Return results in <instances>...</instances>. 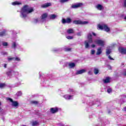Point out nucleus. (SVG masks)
I'll return each instance as SVG.
<instances>
[{"instance_id": "7c9ffc66", "label": "nucleus", "mask_w": 126, "mask_h": 126, "mask_svg": "<svg viewBox=\"0 0 126 126\" xmlns=\"http://www.w3.org/2000/svg\"><path fill=\"white\" fill-rule=\"evenodd\" d=\"M94 74H98V73H99V70H98L97 68H95L94 70Z\"/></svg>"}, {"instance_id": "a878e982", "label": "nucleus", "mask_w": 126, "mask_h": 126, "mask_svg": "<svg viewBox=\"0 0 126 126\" xmlns=\"http://www.w3.org/2000/svg\"><path fill=\"white\" fill-rule=\"evenodd\" d=\"M39 126V122L34 121L32 122V126Z\"/></svg>"}, {"instance_id": "f704fd0d", "label": "nucleus", "mask_w": 126, "mask_h": 126, "mask_svg": "<svg viewBox=\"0 0 126 126\" xmlns=\"http://www.w3.org/2000/svg\"><path fill=\"white\" fill-rule=\"evenodd\" d=\"M69 0H60V2L63 3L66 2V1H68Z\"/></svg>"}, {"instance_id": "dca6fc26", "label": "nucleus", "mask_w": 126, "mask_h": 126, "mask_svg": "<svg viewBox=\"0 0 126 126\" xmlns=\"http://www.w3.org/2000/svg\"><path fill=\"white\" fill-rule=\"evenodd\" d=\"M95 7L97 8V9H98V10H102V9L103 8V6L100 4L96 5Z\"/></svg>"}, {"instance_id": "37998d69", "label": "nucleus", "mask_w": 126, "mask_h": 126, "mask_svg": "<svg viewBox=\"0 0 126 126\" xmlns=\"http://www.w3.org/2000/svg\"><path fill=\"white\" fill-rule=\"evenodd\" d=\"M2 55H7V53L6 52H2Z\"/></svg>"}, {"instance_id": "aec40b11", "label": "nucleus", "mask_w": 126, "mask_h": 126, "mask_svg": "<svg viewBox=\"0 0 126 126\" xmlns=\"http://www.w3.org/2000/svg\"><path fill=\"white\" fill-rule=\"evenodd\" d=\"M12 5H19L20 4H21V2L19 1H14L12 3Z\"/></svg>"}, {"instance_id": "20e7f679", "label": "nucleus", "mask_w": 126, "mask_h": 126, "mask_svg": "<svg viewBox=\"0 0 126 126\" xmlns=\"http://www.w3.org/2000/svg\"><path fill=\"white\" fill-rule=\"evenodd\" d=\"M7 100L11 102L12 107L14 109H17L19 107V103L18 101H14L10 98H7Z\"/></svg>"}, {"instance_id": "0eeeda50", "label": "nucleus", "mask_w": 126, "mask_h": 126, "mask_svg": "<svg viewBox=\"0 0 126 126\" xmlns=\"http://www.w3.org/2000/svg\"><path fill=\"white\" fill-rule=\"evenodd\" d=\"M7 75L9 76V77H12V76H15V75H18V72H15L13 70L9 71L7 72Z\"/></svg>"}, {"instance_id": "de8ad7c7", "label": "nucleus", "mask_w": 126, "mask_h": 126, "mask_svg": "<svg viewBox=\"0 0 126 126\" xmlns=\"http://www.w3.org/2000/svg\"><path fill=\"white\" fill-rule=\"evenodd\" d=\"M95 45L94 44H93V45H92V48H95Z\"/></svg>"}, {"instance_id": "4468645a", "label": "nucleus", "mask_w": 126, "mask_h": 126, "mask_svg": "<svg viewBox=\"0 0 126 126\" xmlns=\"http://www.w3.org/2000/svg\"><path fill=\"white\" fill-rule=\"evenodd\" d=\"M63 97L66 99V100H70V99H72V95H69L68 94H66L63 95Z\"/></svg>"}, {"instance_id": "79ce46f5", "label": "nucleus", "mask_w": 126, "mask_h": 126, "mask_svg": "<svg viewBox=\"0 0 126 126\" xmlns=\"http://www.w3.org/2000/svg\"><path fill=\"white\" fill-rule=\"evenodd\" d=\"M123 111H124V112H126V107H124L123 109Z\"/></svg>"}, {"instance_id": "4d7b16f0", "label": "nucleus", "mask_w": 126, "mask_h": 126, "mask_svg": "<svg viewBox=\"0 0 126 126\" xmlns=\"http://www.w3.org/2000/svg\"><path fill=\"white\" fill-rule=\"evenodd\" d=\"M126 97V96H125Z\"/></svg>"}, {"instance_id": "9d476101", "label": "nucleus", "mask_w": 126, "mask_h": 126, "mask_svg": "<svg viewBox=\"0 0 126 126\" xmlns=\"http://www.w3.org/2000/svg\"><path fill=\"white\" fill-rule=\"evenodd\" d=\"M83 4L82 3H78L75 4H73L71 6V8H78V7H80V6H82Z\"/></svg>"}, {"instance_id": "9b49d317", "label": "nucleus", "mask_w": 126, "mask_h": 126, "mask_svg": "<svg viewBox=\"0 0 126 126\" xmlns=\"http://www.w3.org/2000/svg\"><path fill=\"white\" fill-rule=\"evenodd\" d=\"M119 52L120 53H121V54H122L123 55H126V48H124L123 47H120L119 49Z\"/></svg>"}, {"instance_id": "39448f33", "label": "nucleus", "mask_w": 126, "mask_h": 126, "mask_svg": "<svg viewBox=\"0 0 126 126\" xmlns=\"http://www.w3.org/2000/svg\"><path fill=\"white\" fill-rule=\"evenodd\" d=\"M97 27L100 30H103V29L106 32H109V31H110V28L106 25H98Z\"/></svg>"}, {"instance_id": "c756f323", "label": "nucleus", "mask_w": 126, "mask_h": 126, "mask_svg": "<svg viewBox=\"0 0 126 126\" xmlns=\"http://www.w3.org/2000/svg\"><path fill=\"white\" fill-rule=\"evenodd\" d=\"M5 87V84L0 83V88H4Z\"/></svg>"}, {"instance_id": "5fc2aeb1", "label": "nucleus", "mask_w": 126, "mask_h": 126, "mask_svg": "<svg viewBox=\"0 0 126 126\" xmlns=\"http://www.w3.org/2000/svg\"><path fill=\"white\" fill-rule=\"evenodd\" d=\"M71 92H72V90H71Z\"/></svg>"}, {"instance_id": "c9c22d12", "label": "nucleus", "mask_w": 126, "mask_h": 126, "mask_svg": "<svg viewBox=\"0 0 126 126\" xmlns=\"http://www.w3.org/2000/svg\"><path fill=\"white\" fill-rule=\"evenodd\" d=\"M91 54L92 55H94V54H95V50L92 49V50L91 51Z\"/></svg>"}, {"instance_id": "e433bc0d", "label": "nucleus", "mask_w": 126, "mask_h": 126, "mask_svg": "<svg viewBox=\"0 0 126 126\" xmlns=\"http://www.w3.org/2000/svg\"><path fill=\"white\" fill-rule=\"evenodd\" d=\"M71 50V48H65V51L66 52H69V51Z\"/></svg>"}, {"instance_id": "1a4fd4ad", "label": "nucleus", "mask_w": 126, "mask_h": 126, "mask_svg": "<svg viewBox=\"0 0 126 126\" xmlns=\"http://www.w3.org/2000/svg\"><path fill=\"white\" fill-rule=\"evenodd\" d=\"M71 22V19L69 18H67V19H62V23L63 24H65V23L69 24Z\"/></svg>"}, {"instance_id": "2f4dec72", "label": "nucleus", "mask_w": 126, "mask_h": 126, "mask_svg": "<svg viewBox=\"0 0 126 126\" xmlns=\"http://www.w3.org/2000/svg\"><path fill=\"white\" fill-rule=\"evenodd\" d=\"M16 95L18 96H22V93H21V92H18Z\"/></svg>"}, {"instance_id": "4be33fe9", "label": "nucleus", "mask_w": 126, "mask_h": 126, "mask_svg": "<svg viewBox=\"0 0 126 126\" xmlns=\"http://www.w3.org/2000/svg\"><path fill=\"white\" fill-rule=\"evenodd\" d=\"M49 17L50 19H55L56 18H57V16L55 14H51L50 15Z\"/></svg>"}, {"instance_id": "412c9836", "label": "nucleus", "mask_w": 126, "mask_h": 126, "mask_svg": "<svg viewBox=\"0 0 126 126\" xmlns=\"http://www.w3.org/2000/svg\"><path fill=\"white\" fill-rule=\"evenodd\" d=\"M6 34H7L6 31H4L0 32V37H2L3 36H5V35H6Z\"/></svg>"}, {"instance_id": "423d86ee", "label": "nucleus", "mask_w": 126, "mask_h": 126, "mask_svg": "<svg viewBox=\"0 0 126 126\" xmlns=\"http://www.w3.org/2000/svg\"><path fill=\"white\" fill-rule=\"evenodd\" d=\"M74 24H77V25H85V24H88V22L87 21H81L80 20H75L73 22Z\"/></svg>"}, {"instance_id": "8fccbe9b", "label": "nucleus", "mask_w": 126, "mask_h": 126, "mask_svg": "<svg viewBox=\"0 0 126 126\" xmlns=\"http://www.w3.org/2000/svg\"><path fill=\"white\" fill-rule=\"evenodd\" d=\"M4 67H5V68H6V64H4Z\"/></svg>"}, {"instance_id": "f8f14e48", "label": "nucleus", "mask_w": 126, "mask_h": 126, "mask_svg": "<svg viewBox=\"0 0 126 126\" xmlns=\"http://www.w3.org/2000/svg\"><path fill=\"white\" fill-rule=\"evenodd\" d=\"M51 5H52V4L51 3H46L42 5L41 7H43V8H46L47 7H49V6H51Z\"/></svg>"}, {"instance_id": "6e6552de", "label": "nucleus", "mask_w": 126, "mask_h": 126, "mask_svg": "<svg viewBox=\"0 0 126 126\" xmlns=\"http://www.w3.org/2000/svg\"><path fill=\"white\" fill-rule=\"evenodd\" d=\"M94 43L100 46H104L105 45V41L100 39H96L94 40Z\"/></svg>"}, {"instance_id": "a19ab883", "label": "nucleus", "mask_w": 126, "mask_h": 126, "mask_svg": "<svg viewBox=\"0 0 126 126\" xmlns=\"http://www.w3.org/2000/svg\"><path fill=\"white\" fill-rule=\"evenodd\" d=\"M77 35L78 36H81V32H78V33H77Z\"/></svg>"}, {"instance_id": "6ab92c4d", "label": "nucleus", "mask_w": 126, "mask_h": 126, "mask_svg": "<svg viewBox=\"0 0 126 126\" xmlns=\"http://www.w3.org/2000/svg\"><path fill=\"white\" fill-rule=\"evenodd\" d=\"M102 54V48L100 47L97 49L96 55L99 56V55H101Z\"/></svg>"}, {"instance_id": "09e8293b", "label": "nucleus", "mask_w": 126, "mask_h": 126, "mask_svg": "<svg viewBox=\"0 0 126 126\" xmlns=\"http://www.w3.org/2000/svg\"><path fill=\"white\" fill-rule=\"evenodd\" d=\"M60 50V49H56V50H54V52H57L58 51Z\"/></svg>"}, {"instance_id": "bb28decb", "label": "nucleus", "mask_w": 126, "mask_h": 126, "mask_svg": "<svg viewBox=\"0 0 126 126\" xmlns=\"http://www.w3.org/2000/svg\"><path fill=\"white\" fill-rule=\"evenodd\" d=\"M32 104H33V105H35L36 106V105L39 104V101L33 100L32 101Z\"/></svg>"}, {"instance_id": "ea45409f", "label": "nucleus", "mask_w": 126, "mask_h": 126, "mask_svg": "<svg viewBox=\"0 0 126 126\" xmlns=\"http://www.w3.org/2000/svg\"><path fill=\"white\" fill-rule=\"evenodd\" d=\"M108 59L111 61H114V58H112V57H111V56L110 55L108 56Z\"/></svg>"}, {"instance_id": "3c124183", "label": "nucleus", "mask_w": 126, "mask_h": 126, "mask_svg": "<svg viewBox=\"0 0 126 126\" xmlns=\"http://www.w3.org/2000/svg\"><path fill=\"white\" fill-rule=\"evenodd\" d=\"M91 74V71H90L89 72V74Z\"/></svg>"}, {"instance_id": "5701e85b", "label": "nucleus", "mask_w": 126, "mask_h": 126, "mask_svg": "<svg viewBox=\"0 0 126 126\" xmlns=\"http://www.w3.org/2000/svg\"><path fill=\"white\" fill-rule=\"evenodd\" d=\"M69 66L70 68H72L75 66V63H69Z\"/></svg>"}, {"instance_id": "c03bdc74", "label": "nucleus", "mask_w": 126, "mask_h": 126, "mask_svg": "<svg viewBox=\"0 0 126 126\" xmlns=\"http://www.w3.org/2000/svg\"><path fill=\"white\" fill-rule=\"evenodd\" d=\"M108 69H112V67H111V66L108 65Z\"/></svg>"}, {"instance_id": "473e14b6", "label": "nucleus", "mask_w": 126, "mask_h": 126, "mask_svg": "<svg viewBox=\"0 0 126 126\" xmlns=\"http://www.w3.org/2000/svg\"><path fill=\"white\" fill-rule=\"evenodd\" d=\"M8 61L9 62H10V61H14V58L9 57L8 58Z\"/></svg>"}, {"instance_id": "72a5a7b5", "label": "nucleus", "mask_w": 126, "mask_h": 126, "mask_svg": "<svg viewBox=\"0 0 126 126\" xmlns=\"http://www.w3.org/2000/svg\"><path fill=\"white\" fill-rule=\"evenodd\" d=\"M66 38L68 39V40H72V39H73V37L68 36H66Z\"/></svg>"}, {"instance_id": "c85d7f7f", "label": "nucleus", "mask_w": 126, "mask_h": 126, "mask_svg": "<svg viewBox=\"0 0 126 126\" xmlns=\"http://www.w3.org/2000/svg\"><path fill=\"white\" fill-rule=\"evenodd\" d=\"M8 45V44L7 43V42H5V41H3L2 42V45L4 46V47H6Z\"/></svg>"}, {"instance_id": "864d4df0", "label": "nucleus", "mask_w": 126, "mask_h": 126, "mask_svg": "<svg viewBox=\"0 0 126 126\" xmlns=\"http://www.w3.org/2000/svg\"><path fill=\"white\" fill-rule=\"evenodd\" d=\"M0 105H1V103L0 102Z\"/></svg>"}, {"instance_id": "2eb2a0df", "label": "nucleus", "mask_w": 126, "mask_h": 126, "mask_svg": "<svg viewBox=\"0 0 126 126\" xmlns=\"http://www.w3.org/2000/svg\"><path fill=\"white\" fill-rule=\"evenodd\" d=\"M58 110L57 108H51L50 109V112L52 113V114H55V113H57Z\"/></svg>"}, {"instance_id": "a211bd4d", "label": "nucleus", "mask_w": 126, "mask_h": 126, "mask_svg": "<svg viewBox=\"0 0 126 126\" xmlns=\"http://www.w3.org/2000/svg\"><path fill=\"white\" fill-rule=\"evenodd\" d=\"M18 44L16 43V42H13L12 44V49H16V46H17Z\"/></svg>"}, {"instance_id": "f03ea898", "label": "nucleus", "mask_w": 126, "mask_h": 126, "mask_svg": "<svg viewBox=\"0 0 126 126\" xmlns=\"http://www.w3.org/2000/svg\"><path fill=\"white\" fill-rule=\"evenodd\" d=\"M48 17V14L47 13L43 14L40 18H35L33 20V23H42L45 21L47 17Z\"/></svg>"}, {"instance_id": "f3484780", "label": "nucleus", "mask_w": 126, "mask_h": 126, "mask_svg": "<svg viewBox=\"0 0 126 126\" xmlns=\"http://www.w3.org/2000/svg\"><path fill=\"white\" fill-rule=\"evenodd\" d=\"M66 32L68 34H73L74 31L72 29H69L67 30Z\"/></svg>"}, {"instance_id": "4c0bfd02", "label": "nucleus", "mask_w": 126, "mask_h": 126, "mask_svg": "<svg viewBox=\"0 0 126 126\" xmlns=\"http://www.w3.org/2000/svg\"><path fill=\"white\" fill-rule=\"evenodd\" d=\"M107 92H108V93H111V92H112V89H111V88L108 89Z\"/></svg>"}, {"instance_id": "b1692460", "label": "nucleus", "mask_w": 126, "mask_h": 126, "mask_svg": "<svg viewBox=\"0 0 126 126\" xmlns=\"http://www.w3.org/2000/svg\"><path fill=\"white\" fill-rule=\"evenodd\" d=\"M104 83H109L110 82V78L107 77L105 79L103 80Z\"/></svg>"}, {"instance_id": "49530a36", "label": "nucleus", "mask_w": 126, "mask_h": 126, "mask_svg": "<svg viewBox=\"0 0 126 126\" xmlns=\"http://www.w3.org/2000/svg\"><path fill=\"white\" fill-rule=\"evenodd\" d=\"M123 75H126V70L123 73Z\"/></svg>"}, {"instance_id": "ddd939ff", "label": "nucleus", "mask_w": 126, "mask_h": 126, "mask_svg": "<svg viewBox=\"0 0 126 126\" xmlns=\"http://www.w3.org/2000/svg\"><path fill=\"white\" fill-rule=\"evenodd\" d=\"M86 71V70H85V69L77 70L76 72V74H82V73H84V72H85Z\"/></svg>"}, {"instance_id": "603ef678", "label": "nucleus", "mask_w": 126, "mask_h": 126, "mask_svg": "<svg viewBox=\"0 0 126 126\" xmlns=\"http://www.w3.org/2000/svg\"><path fill=\"white\" fill-rule=\"evenodd\" d=\"M124 19L126 20V16L124 18Z\"/></svg>"}, {"instance_id": "6e6d98bb", "label": "nucleus", "mask_w": 126, "mask_h": 126, "mask_svg": "<svg viewBox=\"0 0 126 126\" xmlns=\"http://www.w3.org/2000/svg\"><path fill=\"white\" fill-rule=\"evenodd\" d=\"M32 11H33V9H32Z\"/></svg>"}, {"instance_id": "f257e3e1", "label": "nucleus", "mask_w": 126, "mask_h": 126, "mask_svg": "<svg viewBox=\"0 0 126 126\" xmlns=\"http://www.w3.org/2000/svg\"><path fill=\"white\" fill-rule=\"evenodd\" d=\"M32 12V7L29 5H25L21 9L20 17L22 18H26L28 14Z\"/></svg>"}, {"instance_id": "7ed1b4c3", "label": "nucleus", "mask_w": 126, "mask_h": 126, "mask_svg": "<svg viewBox=\"0 0 126 126\" xmlns=\"http://www.w3.org/2000/svg\"><path fill=\"white\" fill-rule=\"evenodd\" d=\"M93 43V39H92V33H90L88 35V40L85 41V45L86 49L89 48V44Z\"/></svg>"}, {"instance_id": "393cba45", "label": "nucleus", "mask_w": 126, "mask_h": 126, "mask_svg": "<svg viewBox=\"0 0 126 126\" xmlns=\"http://www.w3.org/2000/svg\"><path fill=\"white\" fill-rule=\"evenodd\" d=\"M111 53H112V51L111 50V49H106V56H109V55H110Z\"/></svg>"}, {"instance_id": "a18cd8bd", "label": "nucleus", "mask_w": 126, "mask_h": 126, "mask_svg": "<svg viewBox=\"0 0 126 126\" xmlns=\"http://www.w3.org/2000/svg\"><path fill=\"white\" fill-rule=\"evenodd\" d=\"M92 33L93 34V36H96V33L94 32H92Z\"/></svg>"}, {"instance_id": "58836bf2", "label": "nucleus", "mask_w": 126, "mask_h": 126, "mask_svg": "<svg viewBox=\"0 0 126 126\" xmlns=\"http://www.w3.org/2000/svg\"><path fill=\"white\" fill-rule=\"evenodd\" d=\"M123 6H124V7L126 8V0H124V1Z\"/></svg>"}, {"instance_id": "cd10ccee", "label": "nucleus", "mask_w": 126, "mask_h": 126, "mask_svg": "<svg viewBox=\"0 0 126 126\" xmlns=\"http://www.w3.org/2000/svg\"><path fill=\"white\" fill-rule=\"evenodd\" d=\"M14 61H16V62H20L21 59H20V58L16 57L14 58Z\"/></svg>"}]
</instances>
